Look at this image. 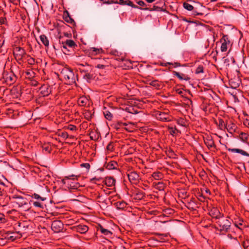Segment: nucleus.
<instances>
[{"label": "nucleus", "instance_id": "38", "mask_svg": "<svg viewBox=\"0 0 249 249\" xmlns=\"http://www.w3.org/2000/svg\"><path fill=\"white\" fill-rule=\"evenodd\" d=\"M115 204L117 208L120 210H123L126 208L127 205V204L124 201L117 202Z\"/></svg>", "mask_w": 249, "mask_h": 249}, {"label": "nucleus", "instance_id": "24", "mask_svg": "<svg viewBox=\"0 0 249 249\" xmlns=\"http://www.w3.org/2000/svg\"><path fill=\"white\" fill-rule=\"evenodd\" d=\"M63 17V19L66 22L69 23H71L73 25H75V22L74 20L71 17L69 12L67 11L64 12Z\"/></svg>", "mask_w": 249, "mask_h": 249}, {"label": "nucleus", "instance_id": "2", "mask_svg": "<svg viewBox=\"0 0 249 249\" xmlns=\"http://www.w3.org/2000/svg\"><path fill=\"white\" fill-rule=\"evenodd\" d=\"M215 222L216 224L215 229L220 231L222 234H225L230 231L231 223L228 217H225L223 215Z\"/></svg>", "mask_w": 249, "mask_h": 249}, {"label": "nucleus", "instance_id": "52", "mask_svg": "<svg viewBox=\"0 0 249 249\" xmlns=\"http://www.w3.org/2000/svg\"><path fill=\"white\" fill-rule=\"evenodd\" d=\"M196 74H199L204 72V67L202 65H199L196 70Z\"/></svg>", "mask_w": 249, "mask_h": 249}, {"label": "nucleus", "instance_id": "3", "mask_svg": "<svg viewBox=\"0 0 249 249\" xmlns=\"http://www.w3.org/2000/svg\"><path fill=\"white\" fill-rule=\"evenodd\" d=\"M61 73L63 75L64 79L69 85L75 84L76 80H78V74L75 75L73 70L71 68L63 69Z\"/></svg>", "mask_w": 249, "mask_h": 249}, {"label": "nucleus", "instance_id": "33", "mask_svg": "<svg viewBox=\"0 0 249 249\" xmlns=\"http://www.w3.org/2000/svg\"><path fill=\"white\" fill-rule=\"evenodd\" d=\"M215 124L218 127V128L220 130H224L226 127V123L224 122L223 120L221 118H218V122L215 121Z\"/></svg>", "mask_w": 249, "mask_h": 249}, {"label": "nucleus", "instance_id": "29", "mask_svg": "<svg viewBox=\"0 0 249 249\" xmlns=\"http://www.w3.org/2000/svg\"><path fill=\"white\" fill-rule=\"evenodd\" d=\"M105 184L108 187H112L115 185L116 180L111 177H107L105 179Z\"/></svg>", "mask_w": 249, "mask_h": 249}, {"label": "nucleus", "instance_id": "51", "mask_svg": "<svg viewBox=\"0 0 249 249\" xmlns=\"http://www.w3.org/2000/svg\"><path fill=\"white\" fill-rule=\"evenodd\" d=\"M198 200L201 202H205L206 197L202 193H198L197 195Z\"/></svg>", "mask_w": 249, "mask_h": 249}, {"label": "nucleus", "instance_id": "60", "mask_svg": "<svg viewBox=\"0 0 249 249\" xmlns=\"http://www.w3.org/2000/svg\"><path fill=\"white\" fill-rule=\"evenodd\" d=\"M136 3L141 7H142V8H145L146 6V3L142 0H136Z\"/></svg>", "mask_w": 249, "mask_h": 249}, {"label": "nucleus", "instance_id": "10", "mask_svg": "<svg viewBox=\"0 0 249 249\" xmlns=\"http://www.w3.org/2000/svg\"><path fill=\"white\" fill-rule=\"evenodd\" d=\"M3 77L5 81L10 85L14 83L17 79V77L12 71L6 72L3 74Z\"/></svg>", "mask_w": 249, "mask_h": 249}, {"label": "nucleus", "instance_id": "1", "mask_svg": "<svg viewBox=\"0 0 249 249\" xmlns=\"http://www.w3.org/2000/svg\"><path fill=\"white\" fill-rule=\"evenodd\" d=\"M77 65L81 76L87 82L90 83L94 78L92 66L86 63L85 64L79 63Z\"/></svg>", "mask_w": 249, "mask_h": 249}, {"label": "nucleus", "instance_id": "8", "mask_svg": "<svg viewBox=\"0 0 249 249\" xmlns=\"http://www.w3.org/2000/svg\"><path fill=\"white\" fill-rule=\"evenodd\" d=\"M127 176L131 183L137 184L139 182L140 176L137 172L135 171H129L127 173Z\"/></svg>", "mask_w": 249, "mask_h": 249}, {"label": "nucleus", "instance_id": "6", "mask_svg": "<svg viewBox=\"0 0 249 249\" xmlns=\"http://www.w3.org/2000/svg\"><path fill=\"white\" fill-rule=\"evenodd\" d=\"M60 47L61 50L65 54H70L71 52L70 49H74L77 47V45L72 39H67L65 41H62Z\"/></svg>", "mask_w": 249, "mask_h": 249}, {"label": "nucleus", "instance_id": "56", "mask_svg": "<svg viewBox=\"0 0 249 249\" xmlns=\"http://www.w3.org/2000/svg\"><path fill=\"white\" fill-rule=\"evenodd\" d=\"M228 44L225 43L221 42V51L222 52H226L227 50V45Z\"/></svg>", "mask_w": 249, "mask_h": 249}, {"label": "nucleus", "instance_id": "32", "mask_svg": "<svg viewBox=\"0 0 249 249\" xmlns=\"http://www.w3.org/2000/svg\"><path fill=\"white\" fill-rule=\"evenodd\" d=\"M40 41L45 46L46 48H48L49 46V41L48 37L45 35H41L39 36Z\"/></svg>", "mask_w": 249, "mask_h": 249}, {"label": "nucleus", "instance_id": "21", "mask_svg": "<svg viewBox=\"0 0 249 249\" xmlns=\"http://www.w3.org/2000/svg\"><path fill=\"white\" fill-rule=\"evenodd\" d=\"M239 134V136H235V137H238L239 139L244 142L248 143V141L249 139V135L246 133L243 132H240L239 130L237 132Z\"/></svg>", "mask_w": 249, "mask_h": 249}, {"label": "nucleus", "instance_id": "39", "mask_svg": "<svg viewBox=\"0 0 249 249\" xmlns=\"http://www.w3.org/2000/svg\"><path fill=\"white\" fill-rule=\"evenodd\" d=\"M177 122L178 124L182 126H187L188 125V122L187 121L183 118H179L177 120Z\"/></svg>", "mask_w": 249, "mask_h": 249}, {"label": "nucleus", "instance_id": "45", "mask_svg": "<svg viewBox=\"0 0 249 249\" xmlns=\"http://www.w3.org/2000/svg\"><path fill=\"white\" fill-rule=\"evenodd\" d=\"M88 102L87 99L83 97H80L78 100V103L80 106H85Z\"/></svg>", "mask_w": 249, "mask_h": 249}, {"label": "nucleus", "instance_id": "41", "mask_svg": "<svg viewBox=\"0 0 249 249\" xmlns=\"http://www.w3.org/2000/svg\"><path fill=\"white\" fill-rule=\"evenodd\" d=\"M6 238H7L8 239H10L12 241H14L16 239L17 237L15 236L16 234L14 232H11L10 231H8L6 233Z\"/></svg>", "mask_w": 249, "mask_h": 249}, {"label": "nucleus", "instance_id": "42", "mask_svg": "<svg viewBox=\"0 0 249 249\" xmlns=\"http://www.w3.org/2000/svg\"><path fill=\"white\" fill-rule=\"evenodd\" d=\"M127 125L125 123H123L122 122H118L117 123L114 124V127L115 129L118 130L121 129L123 126Z\"/></svg>", "mask_w": 249, "mask_h": 249}, {"label": "nucleus", "instance_id": "35", "mask_svg": "<svg viewBox=\"0 0 249 249\" xmlns=\"http://www.w3.org/2000/svg\"><path fill=\"white\" fill-rule=\"evenodd\" d=\"M43 201L42 200H31V202L33 203V204L35 207H38L42 209H43L44 207L46 206V205L44 204Z\"/></svg>", "mask_w": 249, "mask_h": 249}, {"label": "nucleus", "instance_id": "19", "mask_svg": "<svg viewBox=\"0 0 249 249\" xmlns=\"http://www.w3.org/2000/svg\"><path fill=\"white\" fill-rule=\"evenodd\" d=\"M117 4H119L122 5H128L131 6L132 8L136 9H140V7L134 4L131 1L129 0H119V1H117Z\"/></svg>", "mask_w": 249, "mask_h": 249}, {"label": "nucleus", "instance_id": "62", "mask_svg": "<svg viewBox=\"0 0 249 249\" xmlns=\"http://www.w3.org/2000/svg\"><path fill=\"white\" fill-rule=\"evenodd\" d=\"M4 91H5L4 87H0V99L3 98Z\"/></svg>", "mask_w": 249, "mask_h": 249}, {"label": "nucleus", "instance_id": "5", "mask_svg": "<svg viewBox=\"0 0 249 249\" xmlns=\"http://www.w3.org/2000/svg\"><path fill=\"white\" fill-rule=\"evenodd\" d=\"M12 202L18 205V207H23L25 211H27L30 209L28 200L21 196L18 195L13 196L12 197Z\"/></svg>", "mask_w": 249, "mask_h": 249}, {"label": "nucleus", "instance_id": "37", "mask_svg": "<svg viewBox=\"0 0 249 249\" xmlns=\"http://www.w3.org/2000/svg\"><path fill=\"white\" fill-rule=\"evenodd\" d=\"M83 115L86 120L90 121L94 115V112H92V111L86 110H85Z\"/></svg>", "mask_w": 249, "mask_h": 249}, {"label": "nucleus", "instance_id": "23", "mask_svg": "<svg viewBox=\"0 0 249 249\" xmlns=\"http://www.w3.org/2000/svg\"><path fill=\"white\" fill-rule=\"evenodd\" d=\"M145 197V193L142 191L138 190L133 194V199L137 200H141Z\"/></svg>", "mask_w": 249, "mask_h": 249}, {"label": "nucleus", "instance_id": "4", "mask_svg": "<svg viewBox=\"0 0 249 249\" xmlns=\"http://www.w3.org/2000/svg\"><path fill=\"white\" fill-rule=\"evenodd\" d=\"M15 225L16 230H18L17 233L22 236V234L28 233L31 230V225L29 222L22 221L18 222Z\"/></svg>", "mask_w": 249, "mask_h": 249}, {"label": "nucleus", "instance_id": "57", "mask_svg": "<svg viewBox=\"0 0 249 249\" xmlns=\"http://www.w3.org/2000/svg\"><path fill=\"white\" fill-rule=\"evenodd\" d=\"M107 149L109 151H113L114 150V145L112 142H110L107 146Z\"/></svg>", "mask_w": 249, "mask_h": 249}, {"label": "nucleus", "instance_id": "7", "mask_svg": "<svg viewBox=\"0 0 249 249\" xmlns=\"http://www.w3.org/2000/svg\"><path fill=\"white\" fill-rule=\"evenodd\" d=\"M13 54L16 59L21 60L26 53L25 50L23 48L15 47L14 48Z\"/></svg>", "mask_w": 249, "mask_h": 249}, {"label": "nucleus", "instance_id": "64", "mask_svg": "<svg viewBox=\"0 0 249 249\" xmlns=\"http://www.w3.org/2000/svg\"><path fill=\"white\" fill-rule=\"evenodd\" d=\"M81 167H85L88 170H89L90 167V164L89 163H83L81 164L80 165Z\"/></svg>", "mask_w": 249, "mask_h": 249}, {"label": "nucleus", "instance_id": "58", "mask_svg": "<svg viewBox=\"0 0 249 249\" xmlns=\"http://www.w3.org/2000/svg\"><path fill=\"white\" fill-rule=\"evenodd\" d=\"M244 249H249V240H246L242 243Z\"/></svg>", "mask_w": 249, "mask_h": 249}, {"label": "nucleus", "instance_id": "25", "mask_svg": "<svg viewBox=\"0 0 249 249\" xmlns=\"http://www.w3.org/2000/svg\"><path fill=\"white\" fill-rule=\"evenodd\" d=\"M153 186L159 191H163L166 187L165 184L163 181L154 182Z\"/></svg>", "mask_w": 249, "mask_h": 249}, {"label": "nucleus", "instance_id": "14", "mask_svg": "<svg viewBox=\"0 0 249 249\" xmlns=\"http://www.w3.org/2000/svg\"><path fill=\"white\" fill-rule=\"evenodd\" d=\"M229 85L231 88L236 89L238 88L241 83V81L239 76H234L229 80Z\"/></svg>", "mask_w": 249, "mask_h": 249}, {"label": "nucleus", "instance_id": "16", "mask_svg": "<svg viewBox=\"0 0 249 249\" xmlns=\"http://www.w3.org/2000/svg\"><path fill=\"white\" fill-rule=\"evenodd\" d=\"M183 6L185 9L187 10L188 11H192L193 14L195 16H201L203 15L202 13L197 12V11L196 10V8L187 2H183Z\"/></svg>", "mask_w": 249, "mask_h": 249}, {"label": "nucleus", "instance_id": "34", "mask_svg": "<svg viewBox=\"0 0 249 249\" xmlns=\"http://www.w3.org/2000/svg\"><path fill=\"white\" fill-rule=\"evenodd\" d=\"M68 179L77 180L78 177L77 176H75L74 175H69L68 176H65L64 177V178L61 180V182L63 183V184H64V185H65L66 184H69V183L68 182L66 181V180H68Z\"/></svg>", "mask_w": 249, "mask_h": 249}, {"label": "nucleus", "instance_id": "17", "mask_svg": "<svg viewBox=\"0 0 249 249\" xmlns=\"http://www.w3.org/2000/svg\"><path fill=\"white\" fill-rule=\"evenodd\" d=\"M171 69V67H169V70L172 71L173 74L174 76H177L180 80H184L185 81H189L191 79L190 77H189L188 75L183 73H180L175 71H172Z\"/></svg>", "mask_w": 249, "mask_h": 249}, {"label": "nucleus", "instance_id": "9", "mask_svg": "<svg viewBox=\"0 0 249 249\" xmlns=\"http://www.w3.org/2000/svg\"><path fill=\"white\" fill-rule=\"evenodd\" d=\"M63 227V223L60 220L53 221L51 225L52 230L56 233L62 231Z\"/></svg>", "mask_w": 249, "mask_h": 249}, {"label": "nucleus", "instance_id": "46", "mask_svg": "<svg viewBox=\"0 0 249 249\" xmlns=\"http://www.w3.org/2000/svg\"><path fill=\"white\" fill-rule=\"evenodd\" d=\"M89 136L90 140H93V141H96V140H98V137H99L98 135L97 134V133L94 131H91L89 133Z\"/></svg>", "mask_w": 249, "mask_h": 249}, {"label": "nucleus", "instance_id": "50", "mask_svg": "<svg viewBox=\"0 0 249 249\" xmlns=\"http://www.w3.org/2000/svg\"><path fill=\"white\" fill-rule=\"evenodd\" d=\"M42 148L43 150H45L49 153H51L52 151V147L49 144H44L42 145Z\"/></svg>", "mask_w": 249, "mask_h": 249}, {"label": "nucleus", "instance_id": "15", "mask_svg": "<svg viewBox=\"0 0 249 249\" xmlns=\"http://www.w3.org/2000/svg\"><path fill=\"white\" fill-rule=\"evenodd\" d=\"M158 120L163 122H169L171 121L170 116L168 113L158 111L156 114Z\"/></svg>", "mask_w": 249, "mask_h": 249}, {"label": "nucleus", "instance_id": "63", "mask_svg": "<svg viewBox=\"0 0 249 249\" xmlns=\"http://www.w3.org/2000/svg\"><path fill=\"white\" fill-rule=\"evenodd\" d=\"M68 129L71 131H75L77 129V127L74 125L69 124L68 126Z\"/></svg>", "mask_w": 249, "mask_h": 249}, {"label": "nucleus", "instance_id": "54", "mask_svg": "<svg viewBox=\"0 0 249 249\" xmlns=\"http://www.w3.org/2000/svg\"><path fill=\"white\" fill-rule=\"evenodd\" d=\"M7 222L5 216L2 213H0V224L5 223Z\"/></svg>", "mask_w": 249, "mask_h": 249}, {"label": "nucleus", "instance_id": "59", "mask_svg": "<svg viewBox=\"0 0 249 249\" xmlns=\"http://www.w3.org/2000/svg\"><path fill=\"white\" fill-rule=\"evenodd\" d=\"M5 24L8 25L7 20L5 17L0 18V25Z\"/></svg>", "mask_w": 249, "mask_h": 249}, {"label": "nucleus", "instance_id": "22", "mask_svg": "<svg viewBox=\"0 0 249 249\" xmlns=\"http://www.w3.org/2000/svg\"><path fill=\"white\" fill-rule=\"evenodd\" d=\"M105 166L108 170L116 169L118 166V163L114 160L110 161L108 162H106Z\"/></svg>", "mask_w": 249, "mask_h": 249}, {"label": "nucleus", "instance_id": "43", "mask_svg": "<svg viewBox=\"0 0 249 249\" xmlns=\"http://www.w3.org/2000/svg\"><path fill=\"white\" fill-rule=\"evenodd\" d=\"M244 221L241 218H238L237 220L235 219V221L234 223V226L238 228L240 230H242V228L240 227V226H241L243 225V223Z\"/></svg>", "mask_w": 249, "mask_h": 249}, {"label": "nucleus", "instance_id": "49", "mask_svg": "<svg viewBox=\"0 0 249 249\" xmlns=\"http://www.w3.org/2000/svg\"><path fill=\"white\" fill-rule=\"evenodd\" d=\"M149 85L157 89H159L160 87V85L159 83V81L157 80L152 81L149 83Z\"/></svg>", "mask_w": 249, "mask_h": 249}, {"label": "nucleus", "instance_id": "12", "mask_svg": "<svg viewBox=\"0 0 249 249\" xmlns=\"http://www.w3.org/2000/svg\"><path fill=\"white\" fill-rule=\"evenodd\" d=\"M226 129L228 132L231 134L233 133H237L239 130V129L237 125L233 123L231 121H227L226 122Z\"/></svg>", "mask_w": 249, "mask_h": 249}, {"label": "nucleus", "instance_id": "55", "mask_svg": "<svg viewBox=\"0 0 249 249\" xmlns=\"http://www.w3.org/2000/svg\"><path fill=\"white\" fill-rule=\"evenodd\" d=\"M155 234L158 236V237L159 239V240H160L161 242H163L164 240L163 237L167 236V235L166 234H161V233H155Z\"/></svg>", "mask_w": 249, "mask_h": 249}, {"label": "nucleus", "instance_id": "36", "mask_svg": "<svg viewBox=\"0 0 249 249\" xmlns=\"http://www.w3.org/2000/svg\"><path fill=\"white\" fill-rule=\"evenodd\" d=\"M152 177L155 180H161L164 178V175L160 172H155L152 174Z\"/></svg>", "mask_w": 249, "mask_h": 249}, {"label": "nucleus", "instance_id": "47", "mask_svg": "<svg viewBox=\"0 0 249 249\" xmlns=\"http://www.w3.org/2000/svg\"><path fill=\"white\" fill-rule=\"evenodd\" d=\"M220 42L225 43L228 44H230L231 41L228 36L223 35L222 37L220 39Z\"/></svg>", "mask_w": 249, "mask_h": 249}, {"label": "nucleus", "instance_id": "48", "mask_svg": "<svg viewBox=\"0 0 249 249\" xmlns=\"http://www.w3.org/2000/svg\"><path fill=\"white\" fill-rule=\"evenodd\" d=\"M32 197L33 198H34L35 199H36V200L44 201L46 199V197H41L39 195H38L36 193H34V194H32Z\"/></svg>", "mask_w": 249, "mask_h": 249}, {"label": "nucleus", "instance_id": "13", "mask_svg": "<svg viewBox=\"0 0 249 249\" xmlns=\"http://www.w3.org/2000/svg\"><path fill=\"white\" fill-rule=\"evenodd\" d=\"M209 215L215 220V221L219 219L221 217L223 216V214L221 213L217 208L213 207L209 212Z\"/></svg>", "mask_w": 249, "mask_h": 249}, {"label": "nucleus", "instance_id": "20", "mask_svg": "<svg viewBox=\"0 0 249 249\" xmlns=\"http://www.w3.org/2000/svg\"><path fill=\"white\" fill-rule=\"evenodd\" d=\"M11 94L14 96V98H18L21 96L22 91L20 87L13 88L11 90Z\"/></svg>", "mask_w": 249, "mask_h": 249}, {"label": "nucleus", "instance_id": "18", "mask_svg": "<svg viewBox=\"0 0 249 249\" xmlns=\"http://www.w3.org/2000/svg\"><path fill=\"white\" fill-rule=\"evenodd\" d=\"M204 142L205 145L209 149L213 147L215 149L216 148V146L212 136H207L206 138H204Z\"/></svg>", "mask_w": 249, "mask_h": 249}, {"label": "nucleus", "instance_id": "53", "mask_svg": "<svg viewBox=\"0 0 249 249\" xmlns=\"http://www.w3.org/2000/svg\"><path fill=\"white\" fill-rule=\"evenodd\" d=\"M168 129L170 131V134L172 136H174L175 134L176 133V131H177V129L176 128V127H174L173 126H169Z\"/></svg>", "mask_w": 249, "mask_h": 249}, {"label": "nucleus", "instance_id": "11", "mask_svg": "<svg viewBox=\"0 0 249 249\" xmlns=\"http://www.w3.org/2000/svg\"><path fill=\"white\" fill-rule=\"evenodd\" d=\"M52 88H51L49 85L44 84L39 88V94L41 97L48 96L51 93L52 91Z\"/></svg>", "mask_w": 249, "mask_h": 249}, {"label": "nucleus", "instance_id": "27", "mask_svg": "<svg viewBox=\"0 0 249 249\" xmlns=\"http://www.w3.org/2000/svg\"><path fill=\"white\" fill-rule=\"evenodd\" d=\"M77 232L82 234L85 233L89 230V227L85 225H79L75 227Z\"/></svg>", "mask_w": 249, "mask_h": 249}, {"label": "nucleus", "instance_id": "40", "mask_svg": "<svg viewBox=\"0 0 249 249\" xmlns=\"http://www.w3.org/2000/svg\"><path fill=\"white\" fill-rule=\"evenodd\" d=\"M197 202H188V208L192 211H195L196 208H198Z\"/></svg>", "mask_w": 249, "mask_h": 249}, {"label": "nucleus", "instance_id": "31", "mask_svg": "<svg viewBox=\"0 0 249 249\" xmlns=\"http://www.w3.org/2000/svg\"><path fill=\"white\" fill-rule=\"evenodd\" d=\"M97 230L100 231L102 233L105 235L109 236L112 234V232L111 231L104 228L101 224L98 225L97 227Z\"/></svg>", "mask_w": 249, "mask_h": 249}, {"label": "nucleus", "instance_id": "28", "mask_svg": "<svg viewBox=\"0 0 249 249\" xmlns=\"http://www.w3.org/2000/svg\"><path fill=\"white\" fill-rule=\"evenodd\" d=\"M226 148H227V150H228L229 151L240 153L243 156L249 157V154L242 149H238V148H227V147H226Z\"/></svg>", "mask_w": 249, "mask_h": 249}, {"label": "nucleus", "instance_id": "44", "mask_svg": "<svg viewBox=\"0 0 249 249\" xmlns=\"http://www.w3.org/2000/svg\"><path fill=\"white\" fill-rule=\"evenodd\" d=\"M160 6L154 5L152 8H141L140 9L142 10H144V11H159Z\"/></svg>", "mask_w": 249, "mask_h": 249}, {"label": "nucleus", "instance_id": "61", "mask_svg": "<svg viewBox=\"0 0 249 249\" xmlns=\"http://www.w3.org/2000/svg\"><path fill=\"white\" fill-rule=\"evenodd\" d=\"M28 57H29V58L27 60L28 63L30 65L34 64L35 63V59L34 58L31 57L30 55H28Z\"/></svg>", "mask_w": 249, "mask_h": 249}, {"label": "nucleus", "instance_id": "26", "mask_svg": "<svg viewBox=\"0 0 249 249\" xmlns=\"http://www.w3.org/2000/svg\"><path fill=\"white\" fill-rule=\"evenodd\" d=\"M103 114L105 118L109 121H111L113 117V113L109 109L106 107L103 108Z\"/></svg>", "mask_w": 249, "mask_h": 249}, {"label": "nucleus", "instance_id": "30", "mask_svg": "<svg viewBox=\"0 0 249 249\" xmlns=\"http://www.w3.org/2000/svg\"><path fill=\"white\" fill-rule=\"evenodd\" d=\"M103 52L102 48H96L94 47L90 48L88 52L89 54L95 55Z\"/></svg>", "mask_w": 249, "mask_h": 249}]
</instances>
